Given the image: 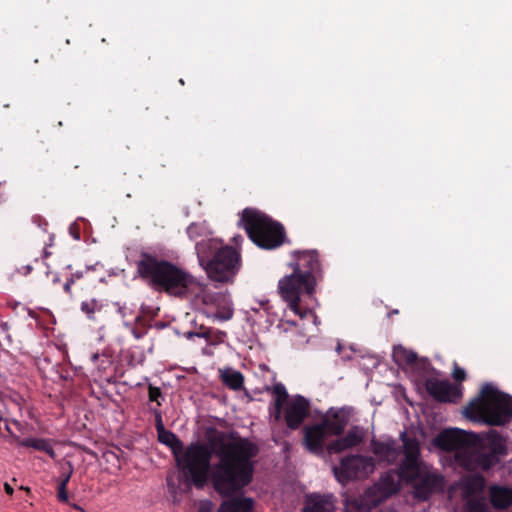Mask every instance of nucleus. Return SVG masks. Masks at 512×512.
Instances as JSON below:
<instances>
[{
    "mask_svg": "<svg viewBox=\"0 0 512 512\" xmlns=\"http://www.w3.org/2000/svg\"><path fill=\"white\" fill-rule=\"evenodd\" d=\"M258 452L254 443L235 432L211 429L207 433V445L191 443L175 460L196 488H203L210 480L218 494L229 497L251 483L255 470L253 458Z\"/></svg>",
    "mask_w": 512,
    "mask_h": 512,
    "instance_id": "1",
    "label": "nucleus"
},
{
    "mask_svg": "<svg viewBox=\"0 0 512 512\" xmlns=\"http://www.w3.org/2000/svg\"><path fill=\"white\" fill-rule=\"evenodd\" d=\"M475 438L472 433L450 428L441 431L434 438L433 444L441 450L454 451L456 463L469 471H488L507 454L505 441L497 431L491 430L487 433L480 440L479 449L471 447Z\"/></svg>",
    "mask_w": 512,
    "mask_h": 512,
    "instance_id": "2",
    "label": "nucleus"
},
{
    "mask_svg": "<svg viewBox=\"0 0 512 512\" xmlns=\"http://www.w3.org/2000/svg\"><path fill=\"white\" fill-rule=\"evenodd\" d=\"M138 276L152 289L168 295L184 298L193 286L195 278L177 264L149 252H141L136 261Z\"/></svg>",
    "mask_w": 512,
    "mask_h": 512,
    "instance_id": "3",
    "label": "nucleus"
},
{
    "mask_svg": "<svg viewBox=\"0 0 512 512\" xmlns=\"http://www.w3.org/2000/svg\"><path fill=\"white\" fill-rule=\"evenodd\" d=\"M404 458L398 464V477L413 488V496L425 501L441 489L442 476L430 471L421 460L420 443L406 432L401 433Z\"/></svg>",
    "mask_w": 512,
    "mask_h": 512,
    "instance_id": "4",
    "label": "nucleus"
},
{
    "mask_svg": "<svg viewBox=\"0 0 512 512\" xmlns=\"http://www.w3.org/2000/svg\"><path fill=\"white\" fill-rule=\"evenodd\" d=\"M200 264L210 280L232 283L241 266V256L230 246H220L215 239H203L195 245Z\"/></svg>",
    "mask_w": 512,
    "mask_h": 512,
    "instance_id": "5",
    "label": "nucleus"
},
{
    "mask_svg": "<svg viewBox=\"0 0 512 512\" xmlns=\"http://www.w3.org/2000/svg\"><path fill=\"white\" fill-rule=\"evenodd\" d=\"M465 416L491 426H502L512 420V396L485 384L477 397L464 409Z\"/></svg>",
    "mask_w": 512,
    "mask_h": 512,
    "instance_id": "6",
    "label": "nucleus"
},
{
    "mask_svg": "<svg viewBox=\"0 0 512 512\" xmlns=\"http://www.w3.org/2000/svg\"><path fill=\"white\" fill-rule=\"evenodd\" d=\"M239 224L258 247L273 250L287 242L284 226L255 208L242 211Z\"/></svg>",
    "mask_w": 512,
    "mask_h": 512,
    "instance_id": "7",
    "label": "nucleus"
},
{
    "mask_svg": "<svg viewBox=\"0 0 512 512\" xmlns=\"http://www.w3.org/2000/svg\"><path fill=\"white\" fill-rule=\"evenodd\" d=\"M318 283L312 276L300 274L294 270L278 282V291L289 308L300 314V300L302 296H313Z\"/></svg>",
    "mask_w": 512,
    "mask_h": 512,
    "instance_id": "8",
    "label": "nucleus"
},
{
    "mask_svg": "<svg viewBox=\"0 0 512 512\" xmlns=\"http://www.w3.org/2000/svg\"><path fill=\"white\" fill-rule=\"evenodd\" d=\"M375 461L363 455H348L341 459L340 466L334 468V474L342 483L355 479H363L373 473Z\"/></svg>",
    "mask_w": 512,
    "mask_h": 512,
    "instance_id": "9",
    "label": "nucleus"
},
{
    "mask_svg": "<svg viewBox=\"0 0 512 512\" xmlns=\"http://www.w3.org/2000/svg\"><path fill=\"white\" fill-rule=\"evenodd\" d=\"M289 267L303 275L312 276L316 283L323 280V269L317 250H295L291 252Z\"/></svg>",
    "mask_w": 512,
    "mask_h": 512,
    "instance_id": "10",
    "label": "nucleus"
},
{
    "mask_svg": "<svg viewBox=\"0 0 512 512\" xmlns=\"http://www.w3.org/2000/svg\"><path fill=\"white\" fill-rule=\"evenodd\" d=\"M425 388L429 395L440 403H458L463 396L462 384H453L448 380L429 377L425 380Z\"/></svg>",
    "mask_w": 512,
    "mask_h": 512,
    "instance_id": "11",
    "label": "nucleus"
},
{
    "mask_svg": "<svg viewBox=\"0 0 512 512\" xmlns=\"http://www.w3.org/2000/svg\"><path fill=\"white\" fill-rule=\"evenodd\" d=\"M309 412V400L302 395L293 396L284 411V420L287 427L291 430H297L308 417Z\"/></svg>",
    "mask_w": 512,
    "mask_h": 512,
    "instance_id": "12",
    "label": "nucleus"
},
{
    "mask_svg": "<svg viewBox=\"0 0 512 512\" xmlns=\"http://www.w3.org/2000/svg\"><path fill=\"white\" fill-rule=\"evenodd\" d=\"M303 434V443L309 452L318 455L324 451L325 439L330 434L320 422L305 426Z\"/></svg>",
    "mask_w": 512,
    "mask_h": 512,
    "instance_id": "13",
    "label": "nucleus"
},
{
    "mask_svg": "<svg viewBox=\"0 0 512 512\" xmlns=\"http://www.w3.org/2000/svg\"><path fill=\"white\" fill-rule=\"evenodd\" d=\"M365 438V430L363 427L354 425L348 432L338 439L332 441L327 446L329 453H341L360 445Z\"/></svg>",
    "mask_w": 512,
    "mask_h": 512,
    "instance_id": "14",
    "label": "nucleus"
},
{
    "mask_svg": "<svg viewBox=\"0 0 512 512\" xmlns=\"http://www.w3.org/2000/svg\"><path fill=\"white\" fill-rule=\"evenodd\" d=\"M350 414L345 408H330L320 422L330 435L341 436L347 427Z\"/></svg>",
    "mask_w": 512,
    "mask_h": 512,
    "instance_id": "15",
    "label": "nucleus"
},
{
    "mask_svg": "<svg viewBox=\"0 0 512 512\" xmlns=\"http://www.w3.org/2000/svg\"><path fill=\"white\" fill-rule=\"evenodd\" d=\"M371 450L373 454L379 459L380 462L387 464H394L399 455L403 454V446L399 447L395 440L388 441H371Z\"/></svg>",
    "mask_w": 512,
    "mask_h": 512,
    "instance_id": "16",
    "label": "nucleus"
},
{
    "mask_svg": "<svg viewBox=\"0 0 512 512\" xmlns=\"http://www.w3.org/2000/svg\"><path fill=\"white\" fill-rule=\"evenodd\" d=\"M335 498L332 494L311 493L305 497L302 512H333Z\"/></svg>",
    "mask_w": 512,
    "mask_h": 512,
    "instance_id": "17",
    "label": "nucleus"
},
{
    "mask_svg": "<svg viewBox=\"0 0 512 512\" xmlns=\"http://www.w3.org/2000/svg\"><path fill=\"white\" fill-rule=\"evenodd\" d=\"M489 501L496 510H506L512 506V487L492 484L488 488Z\"/></svg>",
    "mask_w": 512,
    "mask_h": 512,
    "instance_id": "18",
    "label": "nucleus"
},
{
    "mask_svg": "<svg viewBox=\"0 0 512 512\" xmlns=\"http://www.w3.org/2000/svg\"><path fill=\"white\" fill-rule=\"evenodd\" d=\"M254 501L248 497H229L224 500L218 512H252Z\"/></svg>",
    "mask_w": 512,
    "mask_h": 512,
    "instance_id": "19",
    "label": "nucleus"
},
{
    "mask_svg": "<svg viewBox=\"0 0 512 512\" xmlns=\"http://www.w3.org/2000/svg\"><path fill=\"white\" fill-rule=\"evenodd\" d=\"M486 485L485 478L480 474H472L463 478L462 491L465 499L469 500L483 492Z\"/></svg>",
    "mask_w": 512,
    "mask_h": 512,
    "instance_id": "20",
    "label": "nucleus"
},
{
    "mask_svg": "<svg viewBox=\"0 0 512 512\" xmlns=\"http://www.w3.org/2000/svg\"><path fill=\"white\" fill-rule=\"evenodd\" d=\"M398 476V467L395 470L385 472L378 481V489L383 496H391L399 491V483L396 481Z\"/></svg>",
    "mask_w": 512,
    "mask_h": 512,
    "instance_id": "21",
    "label": "nucleus"
},
{
    "mask_svg": "<svg viewBox=\"0 0 512 512\" xmlns=\"http://www.w3.org/2000/svg\"><path fill=\"white\" fill-rule=\"evenodd\" d=\"M15 441L19 446L29 447L35 450L44 452L48 454L52 459L56 457V453L48 439L42 438H25L20 439L19 437H15Z\"/></svg>",
    "mask_w": 512,
    "mask_h": 512,
    "instance_id": "22",
    "label": "nucleus"
},
{
    "mask_svg": "<svg viewBox=\"0 0 512 512\" xmlns=\"http://www.w3.org/2000/svg\"><path fill=\"white\" fill-rule=\"evenodd\" d=\"M220 379L225 386L235 391L242 389L244 384L243 374L232 368L220 370Z\"/></svg>",
    "mask_w": 512,
    "mask_h": 512,
    "instance_id": "23",
    "label": "nucleus"
},
{
    "mask_svg": "<svg viewBox=\"0 0 512 512\" xmlns=\"http://www.w3.org/2000/svg\"><path fill=\"white\" fill-rule=\"evenodd\" d=\"M157 438L160 443L171 449L175 458L184 448L183 442L170 430L164 429L158 432Z\"/></svg>",
    "mask_w": 512,
    "mask_h": 512,
    "instance_id": "24",
    "label": "nucleus"
},
{
    "mask_svg": "<svg viewBox=\"0 0 512 512\" xmlns=\"http://www.w3.org/2000/svg\"><path fill=\"white\" fill-rule=\"evenodd\" d=\"M103 305L96 299H90L81 303L80 309L89 320H96L95 314L100 312Z\"/></svg>",
    "mask_w": 512,
    "mask_h": 512,
    "instance_id": "25",
    "label": "nucleus"
},
{
    "mask_svg": "<svg viewBox=\"0 0 512 512\" xmlns=\"http://www.w3.org/2000/svg\"><path fill=\"white\" fill-rule=\"evenodd\" d=\"M394 357L397 362H399L401 364L409 365L411 367H412V365L415 364V362H417V358H418L416 353H414L413 351L404 349V348H399V349L395 350Z\"/></svg>",
    "mask_w": 512,
    "mask_h": 512,
    "instance_id": "26",
    "label": "nucleus"
},
{
    "mask_svg": "<svg viewBox=\"0 0 512 512\" xmlns=\"http://www.w3.org/2000/svg\"><path fill=\"white\" fill-rule=\"evenodd\" d=\"M272 392L274 394L273 404L278 405L280 403V405L284 406L289 397L286 387L282 383H276L272 387Z\"/></svg>",
    "mask_w": 512,
    "mask_h": 512,
    "instance_id": "27",
    "label": "nucleus"
},
{
    "mask_svg": "<svg viewBox=\"0 0 512 512\" xmlns=\"http://www.w3.org/2000/svg\"><path fill=\"white\" fill-rule=\"evenodd\" d=\"M467 512H490L487 504L482 498H471L466 503Z\"/></svg>",
    "mask_w": 512,
    "mask_h": 512,
    "instance_id": "28",
    "label": "nucleus"
},
{
    "mask_svg": "<svg viewBox=\"0 0 512 512\" xmlns=\"http://www.w3.org/2000/svg\"><path fill=\"white\" fill-rule=\"evenodd\" d=\"M150 328L141 317H137L135 326L132 328L131 333L137 339L143 338Z\"/></svg>",
    "mask_w": 512,
    "mask_h": 512,
    "instance_id": "29",
    "label": "nucleus"
},
{
    "mask_svg": "<svg viewBox=\"0 0 512 512\" xmlns=\"http://www.w3.org/2000/svg\"><path fill=\"white\" fill-rule=\"evenodd\" d=\"M83 276H84L83 271H76V272L72 273L71 276L64 283L63 290L71 298L73 297L72 286L75 285L77 283V281L82 279Z\"/></svg>",
    "mask_w": 512,
    "mask_h": 512,
    "instance_id": "30",
    "label": "nucleus"
},
{
    "mask_svg": "<svg viewBox=\"0 0 512 512\" xmlns=\"http://www.w3.org/2000/svg\"><path fill=\"white\" fill-rule=\"evenodd\" d=\"M148 398L150 402H156L158 406H160L162 404L161 401L164 400L161 389L151 384L148 386Z\"/></svg>",
    "mask_w": 512,
    "mask_h": 512,
    "instance_id": "31",
    "label": "nucleus"
},
{
    "mask_svg": "<svg viewBox=\"0 0 512 512\" xmlns=\"http://www.w3.org/2000/svg\"><path fill=\"white\" fill-rule=\"evenodd\" d=\"M413 369L418 370L422 375L428 374L431 370H433L430 362L427 359H419L417 358V362L412 365Z\"/></svg>",
    "mask_w": 512,
    "mask_h": 512,
    "instance_id": "32",
    "label": "nucleus"
},
{
    "mask_svg": "<svg viewBox=\"0 0 512 512\" xmlns=\"http://www.w3.org/2000/svg\"><path fill=\"white\" fill-rule=\"evenodd\" d=\"M67 486H68V484L61 483V482L58 481V485H57V499L61 503H68L69 502Z\"/></svg>",
    "mask_w": 512,
    "mask_h": 512,
    "instance_id": "33",
    "label": "nucleus"
},
{
    "mask_svg": "<svg viewBox=\"0 0 512 512\" xmlns=\"http://www.w3.org/2000/svg\"><path fill=\"white\" fill-rule=\"evenodd\" d=\"M452 377L457 382L456 384H461L467 378L465 370L458 366L456 362L454 363Z\"/></svg>",
    "mask_w": 512,
    "mask_h": 512,
    "instance_id": "34",
    "label": "nucleus"
},
{
    "mask_svg": "<svg viewBox=\"0 0 512 512\" xmlns=\"http://www.w3.org/2000/svg\"><path fill=\"white\" fill-rule=\"evenodd\" d=\"M73 474V465L71 462L66 463V467H63L59 482L68 484Z\"/></svg>",
    "mask_w": 512,
    "mask_h": 512,
    "instance_id": "35",
    "label": "nucleus"
},
{
    "mask_svg": "<svg viewBox=\"0 0 512 512\" xmlns=\"http://www.w3.org/2000/svg\"><path fill=\"white\" fill-rule=\"evenodd\" d=\"M151 411L155 417V428L157 433L166 429L162 419V412L158 408H151Z\"/></svg>",
    "mask_w": 512,
    "mask_h": 512,
    "instance_id": "36",
    "label": "nucleus"
},
{
    "mask_svg": "<svg viewBox=\"0 0 512 512\" xmlns=\"http://www.w3.org/2000/svg\"><path fill=\"white\" fill-rule=\"evenodd\" d=\"M225 337L226 333L224 331L212 329V337L210 338L209 344L216 345L222 343Z\"/></svg>",
    "mask_w": 512,
    "mask_h": 512,
    "instance_id": "37",
    "label": "nucleus"
},
{
    "mask_svg": "<svg viewBox=\"0 0 512 512\" xmlns=\"http://www.w3.org/2000/svg\"><path fill=\"white\" fill-rule=\"evenodd\" d=\"M195 336L198 338H204L209 343L210 338L212 337V329L202 326L199 331H196Z\"/></svg>",
    "mask_w": 512,
    "mask_h": 512,
    "instance_id": "38",
    "label": "nucleus"
},
{
    "mask_svg": "<svg viewBox=\"0 0 512 512\" xmlns=\"http://www.w3.org/2000/svg\"><path fill=\"white\" fill-rule=\"evenodd\" d=\"M283 408L284 406L280 405V403H278V405L273 404V410L270 411V414L275 421H279L281 419Z\"/></svg>",
    "mask_w": 512,
    "mask_h": 512,
    "instance_id": "39",
    "label": "nucleus"
},
{
    "mask_svg": "<svg viewBox=\"0 0 512 512\" xmlns=\"http://www.w3.org/2000/svg\"><path fill=\"white\" fill-rule=\"evenodd\" d=\"M198 229V226L195 225V224H191L188 228H187V234L189 235L190 238H193L194 235L196 234V230Z\"/></svg>",
    "mask_w": 512,
    "mask_h": 512,
    "instance_id": "40",
    "label": "nucleus"
},
{
    "mask_svg": "<svg viewBox=\"0 0 512 512\" xmlns=\"http://www.w3.org/2000/svg\"><path fill=\"white\" fill-rule=\"evenodd\" d=\"M33 222L37 223L39 226H41L42 223H43V230L46 229L47 222L45 220H43L40 216H34L33 217Z\"/></svg>",
    "mask_w": 512,
    "mask_h": 512,
    "instance_id": "41",
    "label": "nucleus"
},
{
    "mask_svg": "<svg viewBox=\"0 0 512 512\" xmlns=\"http://www.w3.org/2000/svg\"><path fill=\"white\" fill-rule=\"evenodd\" d=\"M4 490L8 495H13L14 489L9 483L4 484Z\"/></svg>",
    "mask_w": 512,
    "mask_h": 512,
    "instance_id": "42",
    "label": "nucleus"
},
{
    "mask_svg": "<svg viewBox=\"0 0 512 512\" xmlns=\"http://www.w3.org/2000/svg\"><path fill=\"white\" fill-rule=\"evenodd\" d=\"M195 333H196V331H189L185 334V336L187 339H192L193 337H196Z\"/></svg>",
    "mask_w": 512,
    "mask_h": 512,
    "instance_id": "43",
    "label": "nucleus"
},
{
    "mask_svg": "<svg viewBox=\"0 0 512 512\" xmlns=\"http://www.w3.org/2000/svg\"><path fill=\"white\" fill-rule=\"evenodd\" d=\"M167 485H168L169 488H174V484H173L172 478H170V477L167 478Z\"/></svg>",
    "mask_w": 512,
    "mask_h": 512,
    "instance_id": "44",
    "label": "nucleus"
},
{
    "mask_svg": "<svg viewBox=\"0 0 512 512\" xmlns=\"http://www.w3.org/2000/svg\"><path fill=\"white\" fill-rule=\"evenodd\" d=\"M269 301L261 302V306L265 309H268Z\"/></svg>",
    "mask_w": 512,
    "mask_h": 512,
    "instance_id": "45",
    "label": "nucleus"
},
{
    "mask_svg": "<svg viewBox=\"0 0 512 512\" xmlns=\"http://www.w3.org/2000/svg\"><path fill=\"white\" fill-rule=\"evenodd\" d=\"M32 271V267L31 266H26V272L25 274H29L30 272Z\"/></svg>",
    "mask_w": 512,
    "mask_h": 512,
    "instance_id": "46",
    "label": "nucleus"
},
{
    "mask_svg": "<svg viewBox=\"0 0 512 512\" xmlns=\"http://www.w3.org/2000/svg\"><path fill=\"white\" fill-rule=\"evenodd\" d=\"M59 276L58 275H55L54 278H53V283H57L59 282Z\"/></svg>",
    "mask_w": 512,
    "mask_h": 512,
    "instance_id": "47",
    "label": "nucleus"
},
{
    "mask_svg": "<svg viewBox=\"0 0 512 512\" xmlns=\"http://www.w3.org/2000/svg\"><path fill=\"white\" fill-rule=\"evenodd\" d=\"M98 359V354H94L92 356V361L95 362Z\"/></svg>",
    "mask_w": 512,
    "mask_h": 512,
    "instance_id": "48",
    "label": "nucleus"
},
{
    "mask_svg": "<svg viewBox=\"0 0 512 512\" xmlns=\"http://www.w3.org/2000/svg\"><path fill=\"white\" fill-rule=\"evenodd\" d=\"M203 302L208 303L209 301L206 299V297H204Z\"/></svg>",
    "mask_w": 512,
    "mask_h": 512,
    "instance_id": "49",
    "label": "nucleus"
}]
</instances>
